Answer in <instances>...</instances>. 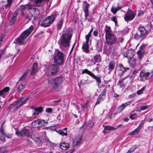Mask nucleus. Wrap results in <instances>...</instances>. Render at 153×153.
Instances as JSON below:
<instances>
[{
  "label": "nucleus",
  "instance_id": "nucleus-1",
  "mask_svg": "<svg viewBox=\"0 0 153 153\" xmlns=\"http://www.w3.org/2000/svg\"><path fill=\"white\" fill-rule=\"evenodd\" d=\"M72 36V32L70 30L64 31L58 41V43L60 48L64 50L65 48H68Z\"/></svg>",
  "mask_w": 153,
  "mask_h": 153
},
{
  "label": "nucleus",
  "instance_id": "nucleus-2",
  "mask_svg": "<svg viewBox=\"0 0 153 153\" xmlns=\"http://www.w3.org/2000/svg\"><path fill=\"white\" fill-rule=\"evenodd\" d=\"M34 29V26L32 25L27 30L24 31L17 39H16L14 43L19 45L25 44L26 42L25 40L30 35Z\"/></svg>",
  "mask_w": 153,
  "mask_h": 153
},
{
  "label": "nucleus",
  "instance_id": "nucleus-3",
  "mask_svg": "<svg viewBox=\"0 0 153 153\" xmlns=\"http://www.w3.org/2000/svg\"><path fill=\"white\" fill-rule=\"evenodd\" d=\"M23 99V97H22L18 100L10 104L7 108V110L9 112L11 111L14 113L22 105L25 104L28 100L29 98H27L24 101L22 102Z\"/></svg>",
  "mask_w": 153,
  "mask_h": 153
},
{
  "label": "nucleus",
  "instance_id": "nucleus-4",
  "mask_svg": "<svg viewBox=\"0 0 153 153\" xmlns=\"http://www.w3.org/2000/svg\"><path fill=\"white\" fill-rule=\"evenodd\" d=\"M62 79L61 76H59L54 79L50 78L48 79L49 84H52L53 88L56 91H58L62 88Z\"/></svg>",
  "mask_w": 153,
  "mask_h": 153
},
{
  "label": "nucleus",
  "instance_id": "nucleus-5",
  "mask_svg": "<svg viewBox=\"0 0 153 153\" xmlns=\"http://www.w3.org/2000/svg\"><path fill=\"white\" fill-rule=\"evenodd\" d=\"M65 54L58 49L56 50L53 56L54 63L59 65H62L64 62Z\"/></svg>",
  "mask_w": 153,
  "mask_h": 153
},
{
  "label": "nucleus",
  "instance_id": "nucleus-6",
  "mask_svg": "<svg viewBox=\"0 0 153 153\" xmlns=\"http://www.w3.org/2000/svg\"><path fill=\"white\" fill-rule=\"evenodd\" d=\"M57 15V12H54L50 16H48L42 21L41 26L43 27L50 26L53 22Z\"/></svg>",
  "mask_w": 153,
  "mask_h": 153
},
{
  "label": "nucleus",
  "instance_id": "nucleus-7",
  "mask_svg": "<svg viewBox=\"0 0 153 153\" xmlns=\"http://www.w3.org/2000/svg\"><path fill=\"white\" fill-rule=\"evenodd\" d=\"M59 67L56 64H52L46 69V74L47 76H51L55 75L58 71Z\"/></svg>",
  "mask_w": 153,
  "mask_h": 153
},
{
  "label": "nucleus",
  "instance_id": "nucleus-8",
  "mask_svg": "<svg viewBox=\"0 0 153 153\" xmlns=\"http://www.w3.org/2000/svg\"><path fill=\"white\" fill-rule=\"evenodd\" d=\"M147 34V31L143 27H140L136 33L134 34V38L139 39L143 37L146 36Z\"/></svg>",
  "mask_w": 153,
  "mask_h": 153
},
{
  "label": "nucleus",
  "instance_id": "nucleus-9",
  "mask_svg": "<svg viewBox=\"0 0 153 153\" xmlns=\"http://www.w3.org/2000/svg\"><path fill=\"white\" fill-rule=\"evenodd\" d=\"M153 75V73L146 72L145 71H142L138 78V80L140 81H144L145 80L149 79Z\"/></svg>",
  "mask_w": 153,
  "mask_h": 153
},
{
  "label": "nucleus",
  "instance_id": "nucleus-10",
  "mask_svg": "<svg viewBox=\"0 0 153 153\" xmlns=\"http://www.w3.org/2000/svg\"><path fill=\"white\" fill-rule=\"evenodd\" d=\"M106 43L108 45H112L117 43L116 36L112 33L105 36Z\"/></svg>",
  "mask_w": 153,
  "mask_h": 153
},
{
  "label": "nucleus",
  "instance_id": "nucleus-11",
  "mask_svg": "<svg viewBox=\"0 0 153 153\" xmlns=\"http://www.w3.org/2000/svg\"><path fill=\"white\" fill-rule=\"evenodd\" d=\"M103 53L104 54H106L107 56H109L111 53L113 54V55H116L117 52L116 51L115 48L113 49V47L111 46H104Z\"/></svg>",
  "mask_w": 153,
  "mask_h": 153
},
{
  "label": "nucleus",
  "instance_id": "nucleus-12",
  "mask_svg": "<svg viewBox=\"0 0 153 153\" xmlns=\"http://www.w3.org/2000/svg\"><path fill=\"white\" fill-rule=\"evenodd\" d=\"M16 134L19 136L27 137H29L31 136V133L29 130L26 127H24L21 131H17L16 132Z\"/></svg>",
  "mask_w": 153,
  "mask_h": 153
},
{
  "label": "nucleus",
  "instance_id": "nucleus-13",
  "mask_svg": "<svg viewBox=\"0 0 153 153\" xmlns=\"http://www.w3.org/2000/svg\"><path fill=\"white\" fill-rule=\"evenodd\" d=\"M82 71V74H84L85 73L88 74L91 77L96 80L97 82L98 85L101 84V79L100 77L96 76L93 73L87 69H85Z\"/></svg>",
  "mask_w": 153,
  "mask_h": 153
},
{
  "label": "nucleus",
  "instance_id": "nucleus-14",
  "mask_svg": "<svg viewBox=\"0 0 153 153\" xmlns=\"http://www.w3.org/2000/svg\"><path fill=\"white\" fill-rule=\"evenodd\" d=\"M136 13L131 10L128 11L125 14L124 19L126 22L132 20L135 17Z\"/></svg>",
  "mask_w": 153,
  "mask_h": 153
},
{
  "label": "nucleus",
  "instance_id": "nucleus-15",
  "mask_svg": "<svg viewBox=\"0 0 153 153\" xmlns=\"http://www.w3.org/2000/svg\"><path fill=\"white\" fill-rule=\"evenodd\" d=\"M123 54L125 57L131 59L133 57L134 53L132 50L126 49L124 50Z\"/></svg>",
  "mask_w": 153,
  "mask_h": 153
},
{
  "label": "nucleus",
  "instance_id": "nucleus-16",
  "mask_svg": "<svg viewBox=\"0 0 153 153\" xmlns=\"http://www.w3.org/2000/svg\"><path fill=\"white\" fill-rule=\"evenodd\" d=\"M90 6V4L86 1H85L83 2L82 5V8L83 11L85 13V17L86 20L87 19V18L88 16L89 11L88 8Z\"/></svg>",
  "mask_w": 153,
  "mask_h": 153
},
{
  "label": "nucleus",
  "instance_id": "nucleus-17",
  "mask_svg": "<svg viewBox=\"0 0 153 153\" xmlns=\"http://www.w3.org/2000/svg\"><path fill=\"white\" fill-rule=\"evenodd\" d=\"M36 6L39 7L43 5L45 1H47L48 9H50L52 2V0H35Z\"/></svg>",
  "mask_w": 153,
  "mask_h": 153
},
{
  "label": "nucleus",
  "instance_id": "nucleus-18",
  "mask_svg": "<svg viewBox=\"0 0 153 153\" xmlns=\"http://www.w3.org/2000/svg\"><path fill=\"white\" fill-rule=\"evenodd\" d=\"M33 138V140L37 144H39L45 141V134L44 133L42 132L40 133L39 137L36 138Z\"/></svg>",
  "mask_w": 153,
  "mask_h": 153
},
{
  "label": "nucleus",
  "instance_id": "nucleus-19",
  "mask_svg": "<svg viewBox=\"0 0 153 153\" xmlns=\"http://www.w3.org/2000/svg\"><path fill=\"white\" fill-rule=\"evenodd\" d=\"M106 88H105L103 90L102 93L97 98L95 105L99 104L101 101H102L104 100L106 97Z\"/></svg>",
  "mask_w": 153,
  "mask_h": 153
},
{
  "label": "nucleus",
  "instance_id": "nucleus-20",
  "mask_svg": "<svg viewBox=\"0 0 153 153\" xmlns=\"http://www.w3.org/2000/svg\"><path fill=\"white\" fill-rule=\"evenodd\" d=\"M116 63L114 61H111L108 65V68L106 71L108 74H109L111 71L115 69Z\"/></svg>",
  "mask_w": 153,
  "mask_h": 153
},
{
  "label": "nucleus",
  "instance_id": "nucleus-21",
  "mask_svg": "<svg viewBox=\"0 0 153 153\" xmlns=\"http://www.w3.org/2000/svg\"><path fill=\"white\" fill-rule=\"evenodd\" d=\"M82 139L81 136L80 135L76 136L73 140L72 145L74 147L80 145L81 143Z\"/></svg>",
  "mask_w": 153,
  "mask_h": 153
},
{
  "label": "nucleus",
  "instance_id": "nucleus-22",
  "mask_svg": "<svg viewBox=\"0 0 153 153\" xmlns=\"http://www.w3.org/2000/svg\"><path fill=\"white\" fill-rule=\"evenodd\" d=\"M22 15L25 19L27 20L28 21L31 20L33 17V15L29 11H27V12H26L25 14L24 11H22Z\"/></svg>",
  "mask_w": 153,
  "mask_h": 153
},
{
  "label": "nucleus",
  "instance_id": "nucleus-23",
  "mask_svg": "<svg viewBox=\"0 0 153 153\" xmlns=\"http://www.w3.org/2000/svg\"><path fill=\"white\" fill-rule=\"evenodd\" d=\"M143 125V123H141L138 127L132 131L129 135H135L137 134L140 131Z\"/></svg>",
  "mask_w": 153,
  "mask_h": 153
},
{
  "label": "nucleus",
  "instance_id": "nucleus-24",
  "mask_svg": "<svg viewBox=\"0 0 153 153\" xmlns=\"http://www.w3.org/2000/svg\"><path fill=\"white\" fill-rule=\"evenodd\" d=\"M31 8L28 4L20 5L18 8V9L20 10L21 13L22 11H24L25 12V11H28L30 9H31Z\"/></svg>",
  "mask_w": 153,
  "mask_h": 153
},
{
  "label": "nucleus",
  "instance_id": "nucleus-25",
  "mask_svg": "<svg viewBox=\"0 0 153 153\" xmlns=\"http://www.w3.org/2000/svg\"><path fill=\"white\" fill-rule=\"evenodd\" d=\"M93 126V122L91 121H89L88 123H85L80 128L81 129L82 128H83L84 129H90Z\"/></svg>",
  "mask_w": 153,
  "mask_h": 153
},
{
  "label": "nucleus",
  "instance_id": "nucleus-26",
  "mask_svg": "<svg viewBox=\"0 0 153 153\" xmlns=\"http://www.w3.org/2000/svg\"><path fill=\"white\" fill-rule=\"evenodd\" d=\"M26 83L25 82H22L18 87L16 91L18 93H21L25 87Z\"/></svg>",
  "mask_w": 153,
  "mask_h": 153
},
{
  "label": "nucleus",
  "instance_id": "nucleus-27",
  "mask_svg": "<svg viewBox=\"0 0 153 153\" xmlns=\"http://www.w3.org/2000/svg\"><path fill=\"white\" fill-rule=\"evenodd\" d=\"M17 16V12L15 11L14 14L12 16L9 23L10 25H13L16 22Z\"/></svg>",
  "mask_w": 153,
  "mask_h": 153
},
{
  "label": "nucleus",
  "instance_id": "nucleus-28",
  "mask_svg": "<svg viewBox=\"0 0 153 153\" xmlns=\"http://www.w3.org/2000/svg\"><path fill=\"white\" fill-rule=\"evenodd\" d=\"M38 69V64L36 63H34L32 67L31 71L30 74L33 75L35 74L37 72Z\"/></svg>",
  "mask_w": 153,
  "mask_h": 153
},
{
  "label": "nucleus",
  "instance_id": "nucleus-29",
  "mask_svg": "<svg viewBox=\"0 0 153 153\" xmlns=\"http://www.w3.org/2000/svg\"><path fill=\"white\" fill-rule=\"evenodd\" d=\"M34 111L33 114L34 116L38 115L40 113H42L43 111V108L42 107H39L34 108Z\"/></svg>",
  "mask_w": 153,
  "mask_h": 153
},
{
  "label": "nucleus",
  "instance_id": "nucleus-30",
  "mask_svg": "<svg viewBox=\"0 0 153 153\" xmlns=\"http://www.w3.org/2000/svg\"><path fill=\"white\" fill-rule=\"evenodd\" d=\"M104 30L105 32V36L112 33L111 27L107 25H106L105 26Z\"/></svg>",
  "mask_w": 153,
  "mask_h": 153
},
{
  "label": "nucleus",
  "instance_id": "nucleus-31",
  "mask_svg": "<svg viewBox=\"0 0 153 153\" xmlns=\"http://www.w3.org/2000/svg\"><path fill=\"white\" fill-rule=\"evenodd\" d=\"M69 146V144L68 143H65V142L61 143L60 145L61 149L64 150H66Z\"/></svg>",
  "mask_w": 153,
  "mask_h": 153
},
{
  "label": "nucleus",
  "instance_id": "nucleus-32",
  "mask_svg": "<svg viewBox=\"0 0 153 153\" xmlns=\"http://www.w3.org/2000/svg\"><path fill=\"white\" fill-rule=\"evenodd\" d=\"M7 3L6 4L4 5V7L6 10L8 11L12 5L13 0H7Z\"/></svg>",
  "mask_w": 153,
  "mask_h": 153
},
{
  "label": "nucleus",
  "instance_id": "nucleus-33",
  "mask_svg": "<svg viewBox=\"0 0 153 153\" xmlns=\"http://www.w3.org/2000/svg\"><path fill=\"white\" fill-rule=\"evenodd\" d=\"M137 53L139 56V59L140 60H141L145 54L144 50H139Z\"/></svg>",
  "mask_w": 153,
  "mask_h": 153
},
{
  "label": "nucleus",
  "instance_id": "nucleus-34",
  "mask_svg": "<svg viewBox=\"0 0 153 153\" xmlns=\"http://www.w3.org/2000/svg\"><path fill=\"white\" fill-rule=\"evenodd\" d=\"M39 119L33 121L32 124V126L35 128L39 127Z\"/></svg>",
  "mask_w": 153,
  "mask_h": 153
},
{
  "label": "nucleus",
  "instance_id": "nucleus-35",
  "mask_svg": "<svg viewBox=\"0 0 153 153\" xmlns=\"http://www.w3.org/2000/svg\"><path fill=\"white\" fill-rule=\"evenodd\" d=\"M119 69L118 70H120L121 71H126L129 70V68L124 67L122 64H119L118 65Z\"/></svg>",
  "mask_w": 153,
  "mask_h": 153
},
{
  "label": "nucleus",
  "instance_id": "nucleus-36",
  "mask_svg": "<svg viewBox=\"0 0 153 153\" xmlns=\"http://www.w3.org/2000/svg\"><path fill=\"white\" fill-rule=\"evenodd\" d=\"M94 60L95 61L94 64L96 62H99L101 61V56L99 54H97L94 57Z\"/></svg>",
  "mask_w": 153,
  "mask_h": 153
},
{
  "label": "nucleus",
  "instance_id": "nucleus-37",
  "mask_svg": "<svg viewBox=\"0 0 153 153\" xmlns=\"http://www.w3.org/2000/svg\"><path fill=\"white\" fill-rule=\"evenodd\" d=\"M64 20V19L63 18H61L59 22L57 24V25L58 30H60L62 28Z\"/></svg>",
  "mask_w": 153,
  "mask_h": 153
},
{
  "label": "nucleus",
  "instance_id": "nucleus-38",
  "mask_svg": "<svg viewBox=\"0 0 153 153\" xmlns=\"http://www.w3.org/2000/svg\"><path fill=\"white\" fill-rule=\"evenodd\" d=\"M89 45L83 43L82 47V50L87 53H89V51L88 49Z\"/></svg>",
  "mask_w": 153,
  "mask_h": 153
},
{
  "label": "nucleus",
  "instance_id": "nucleus-39",
  "mask_svg": "<svg viewBox=\"0 0 153 153\" xmlns=\"http://www.w3.org/2000/svg\"><path fill=\"white\" fill-rule=\"evenodd\" d=\"M39 127L45 126H47V122H46L45 120L41 119H39Z\"/></svg>",
  "mask_w": 153,
  "mask_h": 153
},
{
  "label": "nucleus",
  "instance_id": "nucleus-40",
  "mask_svg": "<svg viewBox=\"0 0 153 153\" xmlns=\"http://www.w3.org/2000/svg\"><path fill=\"white\" fill-rule=\"evenodd\" d=\"M104 127V129L108 131L113 130L115 131L116 130V128L114 127L110 126H103Z\"/></svg>",
  "mask_w": 153,
  "mask_h": 153
},
{
  "label": "nucleus",
  "instance_id": "nucleus-41",
  "mask_svg": "<svg viewBox=\"0 0 153 153\" xmlns=\"http://www.w3.org/2000/svg\"><path fill=\"white\" fill-rule=\"evenodd\" d=\"M10 90V88L9 87H7L4 88L2 90H1V96H2L4 94V93H6L8 92Z\"/></svg>",
  "mask_w": 153,
  "mask_h": 153
},
{
  "label": "nucleus",
  "instance_id": "nucleus-42",
  "mask_svg": "<svg viewBox=\"0 0 153 153\" xmlns=\"http://www.w3.org/2000/svg\"><path fill=\"white\" fill-rule=\"evenodd\" d=\"M28 73L27 72H25L23 75L19 78V80L20 81H22L25 79Z\"/></svg>",
  "mask_w": 153,
  "mask_h": 153
},
{
  "label": "nucleus",
  "instance_id": "nucleus-43",
  "mask_svg": "<svg viewBox=\"0 0 153 153\" xmlns=\"http://www.w3.org/2000/svg\"><path fill=\"white\" fill-rule=\"evenodd\" d=\"M146 88V87L145 86L143 87L140 90H138L137 92V93L138 95L142 94L143 93V91L145 90Z\"/></svg>",
  "mask_w": 153,
  "mask_h": 153
},
{
  "label": "nucleus",
  "instance_id": "nucleus-44",
  "mask_svg": "<svg viewBox=\"0 0 153 153\" xmlns=\"http://www.w3.org/2000/svg\"><path fill=\"white\" fill-rule=\"evenodd\" d=\"M136 148V146L134 145L131 147V148L128 150L127 152L129 153H131L133 152Z\"/></svg>",
  "mask_w": 153,
  "mask_h": 153
},
{
  "label": "nucleus",
  "instance_id": "nucleus-45",
  "mask_svg": "<svg viewBox=\"0 0 153 153\" xmlns=\"http://www.w3.org/2000/svg\"><path fill=\"white\" fill-rule=\"evenodd\" d=\"M147 108V106L146 105L143 106L142 105L140 106L139 107V109H138L137 110V111L140 112L141 110H144L146 109Z\"/></svg>",
  "mask_w": 153,
  "mask_h": 153
},
{
  "label": "nucleus",
  "instance_id": "nucleus-46",
  "mask_svg": "<svg viewBox=\"0 0 153 153\" xmlns=\"http://www.w3.org/2000/svg\"><path fill=\"white\" fill-rule=\"evenodd\" d=\"M57 132L59 134L63 136H64V135L67 136L68 135L67 133L66 132H65L61 130H59Z\"/></svg>",
  "mask_w": 153,
  "mask_h": 153
},
{
  "label": "nucleus",
  "instance_id": "nucleus-47",
  "mask_svg": "<svg viewBox=\"0 0 153 153\" xmlns=\"http://www.w3.org/2000/svg\"><path fill=\"white\" fill-rule=\"evenodd\" d=\"M128 76H126L125 77L123 78H121V77H120V79L118 81L117 84L118 85H120V86H121V84L122 83L123 81Z\"/></svg>",
  "mask_w": 153,
  "mask_h": 153
},
{
  "label": "nucleus",
  "instance_id": "nucleus-48",
  "mask_svg": "<svg viewBox=\"0 0 153 153\" xmlns=\"http://www.w3.org/2000/svg\"><path fill=\"white\" fill-rule=\"evenodd\" d=\"M129 62L131 66L133 67L136 65V60L135 59H133L131 60H130Z\"/></svg>",
  "mask_w": 153,
  "mask_h": 153
},
{
  "label": "nucleus",
  "instance_id": "nucleus-49",
  "mask_svg": "<svg viewBox=\"0 0 153 153\" xmlns=\"http://www.w3.org/2000/svg\"><path fill=\"white\" fill-rule=\"evenodd\" d=\"M4 10V7H0V13L3 14L4 15V14H6L8 11H7V10H7L5 11Z\"/></svg>",
  "mask_w": 153,
  "mask_h": 153
},
{
  "label": "nucleus",
  "instance_id": "nucleus-50",
  "mask_svg": "<svg viewBox=\"0 0 153 153\" xmlns=\"http://www.w3.org/2000/svg\"><path fill=\"white\" fill-rule=\"evenodd\" d=\"M152 27V24L151 23H149L146 26V30L148 31H150Z\"/></svg>",
  "mask_w": 153,
  "mask_h": 153
},
{
  "label": "nucleus",
  "instance_id": "nucleus-51",
  "mask_svg": "<svg viewBox=\"0 0 153 153\" xmlns=\"http://www.w3.org/2000/svg\"><path fill=\"white\" fill-rule=\"evenodd\" d=\"M137 117V114L134 113L133 114L130 115L129 118L131 119L132 120L135 119Z\"/></svg>",
  "mask_w": 153,
  "mask_h": 153
},
{
  "label": "nucleus",
  "instance_id": "nucleus-52",
  "mask_svg": "<svg viewBox=\"0 0 153 153\" xmlns=\"http://www.w3.org/2000/svg\"><path fill=\"white\" fill-rule=\"evenodd\" d=\"M124 108L122 105H120L117 108V111L118 113H120L121 112L122 110L124 109Z\"/></svg>",
  "mask_w": 153,
  "mask_h": 153
},
{
  "label": "nucleus",
  "instance_id": "nucleus-53",
  "mask_svg": "<svg viewBox=\"0 0 153 153\" xmlns=\"http://www.w3.org/2000/svg\"><path fill=\"white\" fill-rule=\"evenodd\" d=\"M0 134L5 135L4 128L3 127V125H2L0 128Z\"/></svg>",
  "mask_w": 153,
  "mask_h": 153
},
{
  "label": "nucleus",
  "instance_id": "nucleus-54",
  "mask_svg": "<svg viewBox=\"0 0 153 153\" xmlns=\"http://www.w3.org/2000/svg\"><path fill=\"white\" fill-rule=\"evenodd\" d=\"M125 72V71H121L120 70H117L118 75L120 77H121L123 76V74Z\"/></svg>",
  "mask_w": 153,
  "mask_h": 153
},
{
  "label": "nucleus",
  "instance_id": "nucleus-55",
  "mask_svg": "<svg viewBox=\"0 0 153 153\" xmlns=\"http://www.w3.org/2000/svg\"><path fill=\"white\" fill-rule=\"evenodd\" d=\"M131 101H129L127 102H126L125 103H122V105H123V107L124 108H125L127 106V105H130L131 103Z\"/></svg>",
  "mask_w": 153,
  "mask_h": 153
},
{
  "label": "nucleus",
  "instance_id": "nucleus-56",
  "mask_svg": "<svg viewBox=\"0 0 153 153\" xmlns=\"http://www.w3.org/2000/svg\"><path fill=\"white\" fill-rule=\"evenodd\" d=\"M5 135L0 134V140L3 142H5Z\"/></svg>",
  "mask_w": 153,
  "mask_h": 153
},
{
  "label": "nucleus",
  "instance_id": "nucleus-57",
  "mask_svg": "<svg viewBox=\"0 0 153 153\" xmlns=\"http://www.w3.org/2000/svg\"><path fill=\"white\" fill-rule=\"evenodd\" d=\"M124 39L121 37L119 38L117 40V43L119 44L120 43H121L123 42V41Z\"/></svg>",
  "mask_w": 153,
  "mask_h": 153
},
{
  "label": "nucleus",
  "instance_id": "nucleus-58",
  "mask_svg": "<svg viewBox=\"0 0 153 153\" xmlns=\"http://www.w3.org/2000/svg\"><path fill=\"white\" fill-rule=\"evenodd\" d=\"M61 101V99H60L58 100H56L53 101V103L55 105H57L59 104L60 102Z\"/></svg>",
  "mask_w": 153,
  "mask_h": 153
},
{
  "label": "nucleus",
  "instance_id": "nucleus-59",
  "mask_svg": "<svg viewBox=\"0 0 153 153\" xmlns=\"http://www.w3.org/2000/svg\"><path fill=\"white\" fill-rule=\"evenodd\" d=\"M117 19L115 16H114L112 18V20L115 22L116 25L117 23Z\"/></svg>",
  "mask_w": 153,
  "mask_h": 153
},
{
  "label": "nucleus",
  "instance_id": "nucleus-60",
  "mask_svg": "<svg viewBox=\"0 0 153 153\" xmlns=\"http://www.w3.org/2000/svg\"><path fill=\"white\" fill-rule=\"evenodd\" d=\"M111 12L114 14H116V12H117L116 10L113 7H112L111 9Z\"/></svg>",
  "mask_w": 153,
  "mask_h": 153
},
{
  "label": "nucleus",
  "instance_id": "nucleus-61",
  "mask_svg": "<svg viewBox=\"0 0 153 153\" xmlns=\"http://www.w3.org/2000/svg\"><path fill=\"white\" fill-rule=\"evenodd\" d=\"M46 111L48 113H51L53 111L51 108H47L46 109Z\"/></svg>",
  "mask_w": 153,
  "mask_h": 153
},
{
  "label": "nucleus",
  "instance_id": "nucleus-62",
  "mask_svg": "<svg viewBox=\"0 0 153 153\" xmlns=\"http://www.w3.org/2000/svg\"><path fill=\"white\" fill-rule=\"evenodd\" d=\"M33 9L34 10L35 12L37 13H36V15H39V10L38 9L36 8H33Z\"/></svg>",
  "mask_w": 153,
  "mask_h": 153
},
{
  "label": "nucleus",
  "instance_id": "nucleus-63",
  "mask_svg": "<svg viewBox=\"0 0 153 153\" xmlns=\"http://www.w3.org/2000/svg\"><path fill=\"white\" fill-rule=\"evenodd\" d=\"M5 34L4 33H3L1 34V35L0 36V39H1V40H3V39L5 37Z\"/></svg>",
  "mask_w": 153,
  "mask_h": 153
},
{
  "label": "nucleus",
  "instance_id": "nucleus-64",
  "mask_svg": "<svg viewBox=\"0 0 153 153\" xmlns=\"http://www.w3.org/2000/svg\"><path fill=\"white\" fill-rule=\"evenodd\" d=\"M96 65L97 67L95 68L96 70L97 71H98L99 68H100V65L99 64H97Z\"/></svg>",
  "mask_w": 153,
  "mask_h": 153
}]
</instances>
